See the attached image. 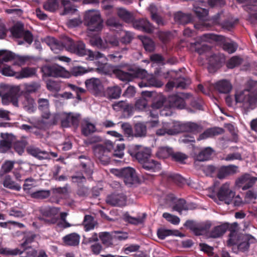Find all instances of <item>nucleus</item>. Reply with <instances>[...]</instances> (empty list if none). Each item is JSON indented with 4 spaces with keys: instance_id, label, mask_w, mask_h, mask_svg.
Segmentation results:
<instances>
[{
    "instance_id": "nucleus-1",
    "label": "nucleus",
    "mask_w": 257,
    "mask_h": 257,
    "mask_svg": "<svg viewBox=\"0 0 257 257\" xmlns=\"http://www.w3.org/2000/svg\"><path fill=\"white\" fill-rule=\"evenodd\" d=\"M116 77L122 81H132L135 78L144 79L138 83L140 88L145 87H155L160 88L163 85V83L153 76L147 77V71L142 68L134 67L132 66H126L115 71Z\"/></svg>"
},
{
    "instance_id": "nucleus-2",
    "label": "nucleus",
    "mask_w": 257,
    "mask_h": 257,
    "mask_svg": "<svg viewBox=\"0 0 257 257\" xmlns=\"http://www.w3.org/2000/svg\"><path fill=\"white\" fill-rule=\"evenodd\" d=\"M85 21H87V33L91 37L90 43L93 46L98 48L105 49L109 45L110 46H117L119 41L115 35H109L103 42L99 32L102 30L103 26V21L101 17H84Z\"/></svg>"
},
{
    "instance_id": "nucleus-3",
    "label": "nucleus",
    "mask_w": 257,
    "mask_h": 257,
    "mask_svg": "<svg viewBox=\"0 0 257 257\" xmlns=\"http://www.w3.org/2000/svg\"><path fill=\"white\" fill-rule=\"evenodd\" d=\"M125 145L123 143L117 144L116 147L111 141L107 140L103 144H98L93 147L94 156L104 165H108L112 157L122 158L124 155Z\"/></svg>"
},
{
    "instance_id": "nucleus-4",
    "label": "nucleus",
    "mask_w": 257,
    "mask_h": 257,
    "mask_svg": "<svg viewBox=\"0 0 257 257\" xmlns=\"http://www.w3.org/2000/svg\"><path fill=\"white\" fill-rule=\"evenodd\" d=\"M235 100L236 103H242L247 110L253 109L257 103V81L248 80L245 88L235 94Z\"/></svg>"
},
{
    "instance_id": "nucleus-5",
    "label": "nucleus",
    "mask_w": 257,
    "mask_h": 257,
    "mask_svg": "<svg viewBox=\"0 0 257 257\" xmlns=\"http://www.w3.org/2000/svg\"><path fill=\"white\" fill-rule=\"evenodd\" d=\"M46 42L55 53H58L64 48L68 51L80 56V47L79 42L75 43L71 39L65 37L61 41H59L53 37H48Z\"/></svg>"
},
{
    "instance_id": "nucleus-6",
    "label": "nucleus",
    "mask_w": 257,
    "mask_h": 257,
    "mask_svg": "<svg viewBox=\"0 0 257 257\" xmlns=\"http://www.w3.org/2000/svg\"><path fill=\"white\" fill-rule=\"evenodd\" d=\"M59 1L48 0L44 5V9L51 12H54L59 7ZM61 3L63 7V11L61 13V15H72L74 14L77 11L75 7L70 0H61Z\"/></svg>"
},
{
    "instance_id": "nucleus-7",
    "label": "nucleus",
    "mask_w": 257,
    "mask_h": 257,
    "mask_svg": "<svg viewBox=\"0 0 257 257\" xmlns=\"http://www.w3.org/2000/svg\"><path fill=\"white\" fill-rule=\"evenodd\" d=\"M191 95L190 93H182L180 95L175 94L169 96L168 102L170 107L178 109H185L189 112L194 113V110L192 109L190 106H187L185 101V99L189 98Z\"/></svg>"
},
{
    "instance_id": "nucleus-8",
    "label": "nucleus",
    "mask_w": 257,
    "mask_h": 257,
    "mask_svg": "<svg viewBox=\"0 0 257 257\" xmlns=\"http://www.w3.org/2000/svg\"><path fill=\"white\" fill-rule=\"evenodd\" d=\"M116 175L123 179L126 185H133L139 182L136 170L132 167H125L116 170Z\"/></svg>"
},
{
    "instance_id": "nucleus-9",
    "label": "nucleus",
    "mask_w": 257,
    "mask_h": 257,
    "mask_svg": "<svg viewBox=\"0 0 257 257\" xmlns=\"http://www.w3.org/2000/svg\"><path fill=\"white\" fill-rule=\"evenodd\" d=\"M124 21H131L133 27L138 30L147 33H152L154 31L153 25L146 19L143 17H139L135 19L136 17H121Z\"/></svg>"
},
{
    "instance_id": "nucleus-10",
    "label": "nucleus",
    "mask_w": 257,
    "mask_h": 257,
    "mask_svg": "<svg viewBox=\"0 0 257 257\" xmlns=\"http://www.w3.org/2000/svg\"><path fill=\"white\" fill-rule=\"evenodd\" d=\"M184 226L190 229L196 236H199L208 232L211 223L210 221H207L201 224H198L192 220H187L184 224Z\"/></svg>"
},
{
    "instance_id": "nucleus-11",
    "label": "nucleus",
    "mask_w": 257,
    "mask_h": 257,
    "mask_svg": "<svg viewBox=\"0 0 257 257\" xmlns=\"http://www.w3.org/2000/svg\"><path fill=\"white\" fill-rule=\"evenodd\" d=\"M41 71L45 76L54 77H65L68 73L64 68L55 64L43 66Z\"/></svg>"
},
{
    "instance_id": "nucleus-12",
    "label": "nucleus",
    "mask_w": 257,
    "mask_h": 257,
    "mask_svg": "<svg viewBox=\"0 0 257 257\" xmlns=\"http://www.w3.org/2000/svg\"><path fill=\"white\" fill-rule=\"evenodd\" d=\"M59 208L55 207L47 206L40 209L41 214L45 217H49L50 219L44 218L43 217H39V219L44 221L48 224H55L58 222L59 217L57 214Z\"/></svg>"
},
{
    "instance_id": "nucleus-13",
    "label": "nucleus",
    "mask_w": 257,
    "mask_h": 257,
    "mask_svg": "<svg viewBox=\"0 0 257 257\" xmlns=\"http://www.w3.org/2000/svg\"><path fill=\"white\" fill-rule=\"evenodd\" d=\"M113 109L116 111H121L122 116L125 118L130 117L133 114L134 106L126 100H121L112 104Z\"/></svg>"
},
{
    "instance_id": "nucleus-14",
    "label": "nucleus",
    "mask_w": 257,
    "mask_h": 257,
    "mask_svg": "<svg viewBox=\"0 0 257 257\" xmlns=\"http://www.w3.org/2000/svg\"><path fill=\"white\" fill-rule=\"evenodd\" d=\"M0 55H4L3 60L5 62H8L14 60V65L22 66L25 64L26 62L29 60L28 56H22L16 55L15 53L11 51H7L4 50H0Z\"/></svg>"
},
{
    "instance_id": "nucleus-15",
    "label": "nucleus",
    "mask_w": 257,
    "mask_h": 257,
    "mask_svg": "<svg viewBox=\"0 0 257 257\" xmlns=\"http://www.w3.org/2000/svg\"><path fill=\"white\" fill-rule=\"evenodd\" d=\"M79 114L72 112L63 113L60 115L61 126L63 127H68L71 125L77 127L79 122Z\"/></svg>"
},
{
    "instance_id": "nucleus-16",
    "label": "nucleus",
    "mask_w": 257,
    "mask_h": 257,
    "mask_svg": "<svg viewBox=\"0 0 257 257\" xmlns=\"http://www.w3.org/2000/svg\"><path fill=\"white\" fill-rule=\"evenodd\" d=\"M217 197L221 201H224L226 204H229L235 196V192L230 189L229 184H223L220 188L217 194Z\"/></svg>"
},
{
    "instance_id": "nucleus-17",
    "label": "nucleus",
    "mask_w": 257,
    "mask_h": 257,
    "mask_svg": "<svg viewBox=\"0 0 257 257\" xmlns=\"http://www.w3.org/2000/svg\"><path fill=\"white\" fill-rule=\"evenodd\" d=\"M27 151L29 154L40 160H49L50 159V155L53 157H57L58 156V154L56 153L42 151L38 148L33 146L27 148Z\"/></svg>"
},
{
    "instance_id": "nucleus-18",
    "label": "nucleus",
    "mask_w": 257,
    "mask_h": 257,
    "mask_svg": "<svg viewBox=\"0 0 257 257\" xmlns=\"http://www.w3.org/2000/svg\"><path fill=\"white\" fill-rule=\"evenodd\" d=\"M85 83L87 89L93 95H101L103 91V86L99 79L92 78L86 80Z\"/></svg>"
},
{
    "instance_id": "nucleus-19",
    "label": "nucleus",
    "mask_w": 257,
    "mask_h": 257,
    "mask_svg": "<svg viewBox=\"0 0 257 257\" xmlns=\"http://www.w3.org/2000/svg\"><path fill=\"white\" fill-rule=\"evenodd\" d=\"M176 126L177 130L179 131V134L182 132L197 134L201 132L203 130L201 125L192 122L179 123L176 125Z\"/></svg>"
},
{
    "instance_id": "nucleus-20",
    "label": "nucleus",
    "mask_w": 257,
    "mask_h": 257,
    "mask_svg": "<svg viewBox=\"0 0 257 257\" xmlns=\"http://www.w3.org/2000/svg\"><path fill=\"white\" fill-rule=\"evenodd\" d=\"M224 56L220 53L214 54L208 58V69L210 72L215 71L224 62Z\"/></svg>"
},
{
    "instance_id": "nucleus-21",
    "label": "nucleus",
    "mask_w": 257,
    "mask_h": 257,
    "mask_svg": "<svg viewBox=\"0 0 257 257\" xmlns=\"http://www.w3.org/2000/svg\"><path fill=\"white\" fill-rule=\"evenodd\" d=\"M106 201L113 206L123 207L126 205V197L122 193L112 194L107 196Z\"/></svg>"
},
{
    "instance_id": "nucleus-22",
    "label": "nucleus",
    "mask_w": 257,
    "mask_h": 257,
    "mask_svg": "<svg viewBox=\"0 0 257 257\" xmlns=\"http://www.w3.org/2000/svg\"><path fill=\"white\" fill-rule=\"evenodd\" d=\"M0 141V152L5 153L12 147V143L15 140V136L8 133H1Z\"/></svg>"
},
{
    "instance_id": "nucleus-23",
    "label": "nucleus",
    "mask_w": 257,
    "mask_h": 257,
    "mask_svg": "<svg viewBox=\"0 0 257 257\" xmlns=\"http://www.w3.org/2000/svg\"><path fill=\"white\" fill-rule=\"evenodd\" d=\"M253 239V237L250 234H240L238 236L237 242L238 249L242 252L247 250Z\"/></svg>"
},
{
    "instance_id": "nucleus-24",
    "label": "nucleus",
    "mask_w": 257,
    "mask_h": 257,
    "mask_svg": "<svg viewBox=\"0 0 257 257\" xmlns=\"http://www.w3.org/2000/svg\"><path fill=\"white\" fill-rule=\"evenodd\" d=\"M229 223L225 222L214 226L210 231H208V235L212 238H217L222 236L229 229Z\"/></svg>"
},
{
    "instance_id": "nucleus-25",
    "label": "nucleus",
    "mask_w": 257,
    "mask_h": 257,
    "mask_svg": "<svg viewBox=\"0 0 257 257\" xmlns=\"http://www.w3.org/2000/svg\"><path fill=\"white\" fill-rule=\"evenodd\" d=\"M237 167L235 165L228 166L218 165L217 177L219 179H223L226 177L235 174L237 171Z\"/></svg>"
},
{
    "instance_id": "nucleus-26",
    "label": "nucleus",
    "mask_w": 257,
    "mask_h": 257,
    "mask_svg": "<svg viewBox=\"0 0 257 257\" xmlns=\"http://www.w3.org/2000/svg\"><path fill=\"white\" fill-rule=\"evenodd\" d=\"M18 90L11 89L8 93L4 94L2 96V102L5 105L12 102L14 106H18Z\"/></svg>"
},
{
    "instance_id": "nucleus-27",
    "label": "nucleus",
    "mask_w": 257,
    "mask_h": 257,
    "mask_svg": "<svg viewBox=\"0 0 257 257\" xmlns=\"http://www.w3.org/2000/svg\"><path fill=\"white\" fill-rule=\"evenodd\" d=\"M143 169L151 173L158 172L161 169V163L150 157L141 164Z\"/></svg>"
},
{
    "instance_id": "nucleus-28",
    "label": "nucleus",
    "mask_w": 257,
    "mask_h": 257,
    "mask_svg": "<svg viewBox=\"0 0 257 257\" xmlns=\"http://www.w3.org/2000/svg\"><path fill=\"white\" fill-rule=\"evenodd\" d=\"M23 250L15 248L8 251V253L11 255H20V257H35L37 251L31 247H22Z\"/></svg>"
},
{
    "instance_id": "nucleus-29",
    "label": "nucleus",
    "mask_w": 257,
    "mask_h": 257,
    "mask_svg": "<svg viewBox=\"0 0 257 257\" xmlns=\"http://www.w3.org/2000/svg\"><path fill=\"white\" fill-rule=\"evenodd\" d=\"M20 100L22 106L25 110L29 112H32L35 111V101L30 95L27 93H23L20 98Z\"/></svg>"
},
{
    "instance_id": "nucleus-30",
    "label": "nucleus",
    "mask_w": 257,
    "mask_h": 257,
    "mask_svg": "<svg viewBox=\"0 0 257 257\" xmlns=\"http://www.w3.org/2000/svg\"><path fill=\"white\" fill-rule=\"evenodd\" d=\"M60 118L58 114H51L50 113H46L42 115V118L39 121V124H42L44 127H49L57 123Z\"/></svg>"
},
{
    "instance_id": "nucleus-31",
    "label": "nucleus",
    "mask_w": 257,
    "mask_h": 257,
    "mask_svg": "<svg viewBox=\"0 0 257 257\" xmlns=\"http://www.w3.org/2000/svg\"><path fill=\"white\" fill-rule=\"evenodd\" d=\"M224 132V130L223 128L219 127L209 128L206 130L203 133L200 134L198 138L197 139V140L201 141L209 138H211L214 136L222 134Z\"/></svg>"
},
{
    "instance_id": "nucleus-32",
    "label": "nucleus",
    "mask_w": 257,
    "mask_h": 257,
    "mask_svg": "<svg viewBox=\"0 0 257 257\" xmlns=\"http://www.w3.org/2000/svg\"><path fill=\"white\" fill-rule=\"evenodd\" d=\"M215 88L220 93L228 94L232 86L229 81L222 79L215 84Z\"/></svg>"
},
{
    "instance_id": "nucleus-33",
    "label": "nucleus",
    "mask_w": 257,
    "mask_h": 257,
    "mask_svg": "<svg viewBox=\"0 0 257 257\" xmlns=\"http://www.w3.org/2000/svg\"><path fill=\"white\" fill-rule=\"evenodd\" d=\"M85 45L81 41V57L87 56L86 59L92 61L103 57V54L99 52L93 51L85 49Z\"/></svg>"
},
{
    "instance_id": "nucleus-34",
    "label": "nucleus",
    "mask_w": 257,
    "mask_h": 257,
    "mask_svg": "<svg viewBox=\"0 0 257 257\" xmlns=\"http://www.w3.org/2000/svg\"><path fill=\"white\" fill-rule=\"evenodd\" d=\"M91 163H84L81 162V183L85 181L86 179L91 181L92 180V175L93 171L91 168Z\"/></svg>"
},
{
    "instance_id": "nucleus-35",
    "label": "nucleus",
    "mask_w": 257,
    "mask_h": 257,
    "mask_svg": "<svg viewBox=\"0 0 257 257\" xmlns=\"http://www.w3.org/2000/svg\"><path fill=\"white\" fill-rule=\"evenodd\" d=\"M143 97L137 99L135 103V107L139 110H143L146 108L148 105V100L144 97H151L153 92L150 91H144L142 93Z\"/></svg>"
},
{
    "instance_id": "nucleus-36",
    "label": "nucleus",
    "mask_w": 257,
    "mask_h": 257,
    "mask_svg": "<svg viewBox=\"0 0 257 257\" xmlns=\"http://www.w3.org/2000/svg\"><path fill=\"white\" fill-rule=\"evenodd\" d=\"M37 70L35 68L25 67L22 68L19 72L16 73V78L23 79L32 77L36 75Z\"/></svg>"
},
{
    "instance_id": "nucleus-37",
    "label": "nucleus",
    "mask_w": 257,
    "mask_h": 257,
    "mask_svg": "<svg viewBox=\"0 0 257 257\" xmlns=\"http://www.w3.org/2000/svg\"><path fill=\"white\" fill-rule=\"evenodd\" d=\"M214 151L211 147H206L202 149L196 156V160L200 162L207 161L211 158Z\"/></svg>"
},
{
    "instance_id": "nucleus-38",
    "label": "nucleus",
    "mask_w": 257,
    "mask_h": 257,
    "mask_svg": "<svg viewBox=\"0 0 257 257\" xmlns=\"http://www.w3.org/2000/svg\"><path fill=\"white\" fill-rule=\"evenodd\" d=\"M79 234L76 233H72L64 236L62 239L65 245L76 246L79 244Z\"/></svg>"
},
{
    "instance_id": "nucleus-39",
    "label": "nucleus",
    "mask_w": 257,
    "mask_h": 257,
    "mask_svg": "<svg viewBox=\"0 0 257 257\" xmlns=\"http://www.w3.org/2000/svg\"><path fill=\"white\" fill-rule=\"evenodd\" d=\"M3 186L7 188L19 191L21 189V186L16 183L10 176V175H6L3 182Z\"/></svg>"
},
{
    "instance_id": "nucleus-40",
    "label": "nucleus",
    "mask_w": 257,
    "mask_h": 257,
    "mask_svg": "<svg viewBox=\"0 0 257 257\" xmlns=\"http://www.w3.org/2000/svg\"><path fill=\"white\" fill-rule=\"evenodd\" d=\"M10 31L13 37L20 38L23 37L24 32V25L21 22L16 23Z\"/></svg>"
},
{
    "instance_id": "nucleus-41",
    "label": "nucleus",
    "mask_w": 257,
    "mask_h": 257,
    "mask_svg": "<svg viewBox=\"0 0 257 257\" xmlns=\"http://www.w3.org/2000/svg\"><path fill=\"white\" fill-rule=\"evenodd\" d=\"M173 149L168 147H161L157 149L156 156L160 159H166L171 156Z\"/></svg>"
},
{
    "instance_id": "nucleus-42",
    "label": "nucleus",
    "mask_w": 257,
    "mask_h": 257,
    "mask_svg": "<svg viewBox=\"0 0 257 257\" xmlns=\"http://www.w3.org/2000/svg\"><path fill=\"white\" fill-rule=\"evenodd\" d=\"M204 101L203 99L198 96L192 97L190 101V106L191 109L194 110H203Z\"/></svg>"
},
{
    "instance_id": "nucleus-43",
    "label": "nucleus",
    "mask_w": 257,
    "mask_h": 257,
    "mask_svg": "<svg viewBox=\"0 0 257 257\" xmlns=\"http://www.w3.org/2000/svg\"><path fill=\"white\" fill-rule=\"evenodd\" d=\"M147 126L143 122H137L134 126V136L136 137H144L147 134Z\"/></svg>"
},
{
    "instance_id": "nucleus-44",
    "label": "nucleus",
    "mask_w": 257,
    "mask_h": 257,
    "mask_svg": "<svg viewBox=\"0 0 257 257\" xmlns=\"http://www.w3.org/2000/svg\"><path fill=\"white\" fill-rule=\"evenodd\" d=\"M121 93V89L118 86L109 87L105 92L106 95L109 99L118 98L120 96Z\"/></svg>"
},
{
    "instance_id": "nucleus-45",
    "label": "nucleus",
    "mask_w": 257,
    "mask_h": 257,
    "mask_svg": "<svg viewBox=\"0 0 257 257\" xmlns=\"http://www.w3.org/2000/svg\"><path fill=\"white\" fill-rule=\"evenodd\" d=\"M173 209L179 213H181L183 210H188L191 209L189 205L187 204L185 199L180 198L177 200L173 206Z\"/></svg>"
},
{
    "instance_id": "nucleus-46",
    "label": "nucleus",
    "mask_w": 257,
    "mask_h": 257,
    "mask_svg": "<svg viewBox=\"0 0 257 257\" xmlns=\"http://www.w3.org/2000/svg\"><path fill=\"white\" fill-rule=\"evenodd\" d=\"M151 156V150L148 148H145L143 147H141L139 152L138 153V155L136 158V159L141 164Z\"/></svg>"
},
{
    "instance_id": "nucleus-47",
    "label": "nucleus",
    "mask_w": 257,
    "mask_h": 257,
    "mask_svg": "<svg viewBox=\"0 0 257 257\" xmlns=\"http://www.w3.org/2000/svg\"><path fill=\"white\" fill-rule=\"evenodd\" d=\"M179 134V131L177 130L176 125H173L171 128H166L165 125L161 128L158 129L156 131V135L158 136H164L165 134L169 135H175Z\"/></svg>"
},
{
    "instance_id": "nucleus-48",
    "label": "nucleus",
    "mask_w": 257,
    "mask_h": 257,
    "mask_svg": "<svg viewBox=\"0 0 257 257\" xmlns=\"http://www.w3.org/2000/svg\"><path fill=\"white\" fill-rule=\"evenodd\" d=\"M24 93H30L36 92L41 87L40 84L36 82H32L30 83H25L24 85Z\"/></svg>"
},
{
    "instance_id": "nucleus-49",
    "label": "nucleus",
    "mask_w": 257,
    "mask_h": 257,
    "mask_svg": "<svg viewBox=\"0 0 257 257\" xmlns=\"http://www.w3.org/2000/svg\"><path fill=\"white\" fill-rule=\"evenodd\" d=\"M145 50L148 52H152L155 49V44L152 39L144 36L141 39Z\"/></svg>"
},
{
    "instance_id": "nucleus-50",
    "label": "nucleus",
    "mask_w": 257,
    "mask_h": 257,
    "mask_svg": "<svg viewBox=\"0 0 257 257\" xmlns=\"http://www.w3.org/2000/svg\"><path fill=\"white\" fill-rule=\"evenodd\" d=\"M218 165H208L203 167L202 170L207 176L217 177Z\"/></svg>"
},
{
    "instance_id": "nucleus-51",
    "label": "nucleus",
    "mask_w": 257,
    "mask_h": 257,
    "mask_svg": "<svg viewBox=\"0 0 257 257\" xmlns=\"http://www.w3.org/2000/svg\"><path fill=\"white\" fill-rule=\"evenodd\" d=\"M195 51L199 55H202L211 50V47L205 42L198 43L196 42L194 43Z\"/></svg>"
},
{
    "instance_id": "nucleus-52",
    "label": "nucleus",
    "mask_w": 257,
    "mask_h": 257,
    "mask_svg": "<svg viewBox=\"0 0 257 257\" xmlns=\"http://www.w3.org/2000/svg\"><path fill=\"white\" fill-rule=\"evenodd\" d=\"M99 236L102 243L105 247H109L112 245V238L111 234L109 232H101L99 233Z\"/></svg>"
},
{
    "instance_id": "nucleus-53",
    "label": "nucleus",
    "mask_w": 257,
    "mask_h": 257,
    "mask_svg": "<svg viewBox=\"0 0 257 257\" xmlns=\"http://www.w3.org/2000/svg\"><path fill=\"white\" fill-rule=\"evenodd\" d=\"M50 195V191L40 190L31 193L32 198L37 199H44L48 198Z\"/></svg>"
},
{
    "instance_id": "nucleus-54",
    "label": "nucleus",
    "mask_w": 257,
    "mask_h": 257,
    "mask_svg": "<svg viewBox=\"0 0 257 257\" xmlns=\"http://www.w3.org/2000/svg\"><path fill=\"white\" fill-rule=\"evenodd\" d=\"M146 217V214H143V217H134L129 214H125L124 219L126 221L134 225H139L144 222V220Z\"/></svg>"
},
{
    "instance_id": "nucleus-55",
    "label": "nucleus",
    "mask_w": 257,
    "mask_h": 257,
    "mask_svg": "<svg viewBox=\"0 0 257 257\" xmlns=\"http://www.w3.org/2000/svg\"><path fill=\"white\" fill-rule=\"evenodd\" d=\"M93 218L91 215H86L84 216L82 224L84 225V228L85 231H88L94 228V224L93 223Z\"/></svg>"
},
{
    "instance_id": "nucleus-56",
    "label": "nucleus",
    "mask_w": 257,
    "mask_h": 257,
    "mask_svg": "<svg viewBox=\"0 0 257 257\" xmlns=\"http://www.w3.org/2000/svg\"><path fill=\"white\" fill-rule=\"evenodd\" d=\"M148 117L153 118V120H150L148 122L151 127H156L159 123L158 112L156 109L152 108L148 113Z\"/></svg>"
},
{
    "instance_id": "nucleus-57",
    "label": "nucleus",
    "mask_w": 257,
    "mask_h": 257,
    "mask_svg": "<svg viewBox=\"0 0 257 257\" xmlns=\"http://www.w3.org/2000/svg\"><path fill=\"white\" fill-rule=\"evenodd\" d=\"M237 48L238 44L233 41L225 42L223 44V50L229 54L235 52Z\"/></svg>"
},
{
    "instance_id": "nucleus-58",
    "label": "nucleus",
    "mask_w": 257,
    "mask_h": 257,
    "mask_svg": "<svg viewBox=\"0 0 257 257\" xmlns=\"http://www.w3.org/2000/svg\"><path fill=\"white\" fill-rule=\"evenodd\" d=\"M166 100V98L163 96H160L155 98L151 103V108L153 109L161 108L164 105Z\"/></svg>"
},
{
    "instance_id": "nucleus-59",
    "label": "nucleus",
    "mask_w": 257,
    "mask_h": 257,
    "mask_svg": "<svg viewBox=\"0 0 257 257\" xmlns=\"http://www.w3.org/2000/svg\"><path fill=\"white\" fill-rule=\"evenodd\" d=\"M134 38V34L130 31H124L121 32L120 42L124 44L130 43Z\"/></svg>"
},
{
    "instance_id": "nucleus-60",
    "label": "nucleus",
    "mask_w": 257,
    "mask_h": 257,
    "mask_svg": "<svg viewBox=\"0 0 257 257\" xmlns=\"http://www.w3.org/2000/svg\"><path fill=\"white\" fill-rule=\"evenodd\" d=\"M102 140L101 137L94 135L90 137L87 138L86 140H84L83 142L85 146H88L89 145H94L92 148V149H93V147L97 145L95 144L101 142Z\"/></svg>"
},
{
    "instance_id": "nucleus-61",
    "label": "nucleus",
    "mask_w": 257,
    "mask_h": 257,
    "mask_svg": "<svg viewBox=\"0 0 257 257\" xmlns=\"http://www.w3.org/2000/svg\"><path fill=\"white\" fill-rule=\"evenodd\" d=\"M27 143L25 140L17 141L14 144V149L16 152L21 155L24 152Z\"/></svg>"
},
{
    "instance_id": "nucleus-62",
    "label": "nucleus",
    "mask_w": 257,
    "mask_h": 257,
    "mask_svg": "<svg viewBox=\"0 0 257 257\" xmlns=\"http://www.w3.org/2000/svg\"><path fill=\"white\" fill-rule=\"evenodd\" d=\"M96 131V128L95 125L90 122H87L84 127L81 128V134L85 136L94 133Z\"/></svg>"
},
{
    "instance_id": "nucleus-63",
    "label": "nucleus",
    "mask_w": 257,
    "mask_h": 257,
    "mask_svg": "<svg viewBox=\"0 0 257 257\" xmlns=\"http://www.w3.org/2000/svg\"><path fill=\"white\" fill-rule=\"evenodd\" d=\"M172 159L173 161L179 162L181 164L184 163V161L187 159V156L181 152H175L173 151L171 154Z\"/></svg>"
},
{
    "instance_id": "nucleus-64",
    "label": "nucleus",
    "mask_w": 257,
    "mask_h": 257,
    "mask_svg": "<svg viewBox=\"0 0 257 257\" xmlns=\"http://www.w3.org/2000/svg\"><path fill=\"white\" fill-rule=\"evenodd\" d=\"M242 59L237 56H234L231 58L227 62V67L228 68L232 69L239 66L241 63Z\"/></svg>"
}]
</instances>
